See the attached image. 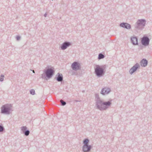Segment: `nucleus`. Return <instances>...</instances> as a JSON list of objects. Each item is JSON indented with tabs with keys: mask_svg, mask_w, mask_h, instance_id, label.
Wrapping results in <instances>:
<instances>
[{
	"mask_svg": "<svg viewBox=\"0 0 152 152\" xmlns=\"http://www.w3.org/2000/svg\"><path fill=\"white\" fill-rule=\"evenodd\" d=\"M33 72H34V70H33Z\"/></svg>",
	"mask_w": 152,
	"mask_h": 152,
	"instance_id": "obj_25",
	"label": "nucleus"
},
{
	"mask_svg": "<svg viewBox=\"0 0 152 152\" xmlns=\"http://www.w3.org/2000/svg\"><path fill=\"white\" fill-rule=\"evenodd\" d=\"M104 58V56L102 54H100L98 58L99 59H100L101 58Z\"/></svg>",
	"mask_w": 152,
	"mask_h": 152,
	"instance_id": "obj_17",
	"label": "nucleus"
},
{
	"mask_svg": "<svg viewBox=\"0 0 152 152\" xmlns=\"http://www.w3.org/2000/svg\"><path fill=\"white\" fill-rule=\"evenodd\" d=\"M58 77H57V80L58 81H61L62 80V75L61 74H58Z\"/></svg>",
	"mask_w": 152,
	"mask_h": 152,
	"instance_id": "obj_15",
	"label": "nucleus"
},
{
	"mask_svg": "<svg viewBox=\"0 0 152 152\" xmlns=\"http://www.w3.org/2000/svg\"><path fill=\"white\" fill-rule=\"evenodd\" d=\"M3 130V127L0 126V132L2 131Z\"/></svg>",
	"mask_w": 152,
	"mask_h": 152,
	"instance_id": "obj_22",
	"label": "nucleus"
},
{
	"mask_svg": "<svg viewBox=\"0 0 152 152\" xmlns=\"http://www.w3.org/2000/svg\"><path fill=\"white\" fill-rule=\"evenodd\" d=\"M60 102L63 105H64L66 104V102H64L62 100H61Z\"/></svg>",
	"mask_w": 152,
	"mask_h": 152,
	"instance_id": "obj_21",
	"label": "nucleus"
},
{
	"mask_svg": "<svg viewBox=\"0 0 152 152\" xmlns=\"http://www.w3.org/2000/svg\"><path fill=\"white\" fill-rule=\"evenodd\" d=\"M131 41L134 45H136L137 44V39L135 37H132L131 38Z\"/></svg>",
	"mask_w": 152,
	"mask_h": 152,
	"instance_id": "obj_12",
	"label": "nucleus"
},
{
	"mask_svg": "<svg viewBox=\"0 0 152 152\" xmlns=\"http://www.w3.org/2000/svg\"><path fill=\"white\" fill-rule=\"evenodd\" d=\"M54 72L53 69L50 68L47 69L46 72L47 76L49 78L51 77L53 74Z\"/></svg>",
	"mask_w": 152,
	"mask_h": 152,
	"instance_id": "obj_4",
	"label": "nucleus"
},
{
	"mask_svg": "<svg viewBox=\"0 0 152 152\" xmlns=\"http://www.w3.org/2000/svg\"><path fill=\"white\" fill-rule=\"evenodd\" d=\"M29 133V131H27L25 132V134L27 136V135H28Z\"/></svg>",
	"mask_w": 152,
	"mask_h": 152,
	"instance_id": "obj_20",
	"label": "nucleus"
},
{
	"mask_svg": "<svg viewBox=\"0 0 152 152\" xmlns=\"http://www.w3.org/2000/svg\"><path fill=\"white\" fill-rule=\"evenodd\" d=\"M72 67L74 70L79 69V64L75 62L72 64Z\"/></svg>",
	"mask_w": 152,
	"mask_h": 152,
	"instance_id": "obj_6",
	"label": "nucleus"
},
{
	"mask_svg": "<svg viewBox=\"0 0 152 152\" xmlns=\"http://www.w3.org/2000/svg\"><path fill=\"white\" fill-rule=\"evenodd\" d=\"M120 26L121 27H125L127 29H129L131 28V26L129 24L127 23H122L120 24Z\"/></svg>",
	"mask_w": 152,
	"mask_h": 152,
	"instance_id": "obj_10",
	"label": "nucleus"
},
{
	"mask_svg": "<svg viewBox=\"0 0 152 152\" xmlns=\"http://www.w3.org/2000/svg\"><path fill=\"white\" fill-rule=\"evenodd\" d=\"M26 127H23L22 128V130L24 131L26 130Z\"/></svg>",
	"mask_w": 152,
	"mask_h": 152,
	"instance_id": "obj_23",
	"label": "nucleus"
},
{
	"mask_svg": "<svg viewBox=\"0 0 152 152\" xmlns=\"http://www.w3.org/2000/svg\"><path fill=\"white\" fill-rule=\"evenodd\" d=\"M10 106L6 105L3 106L1 108V113H8L10 109Z\"/></svg>",
	"mask_w": 152,
	"mask_h": 152,
	"instance_id": "obj_3",
	"label": "nucleus"
},
{
	"mask_svg": "<svg viewBox=\"0 0 152 152\" xmlns=\"http://www.w3.org/2000/svg\"><path fill=\"white\" fill-rule=\"evenodd\" d=\"M89 142L88 140V139H86L83 142V143L84 145H88L87 144Z\"/></svg>",
	"mask_w": 152,
	"mask_h": 152,
	"instance_id": "obj_16",
	"label": "nucleus"
},
{
	"mask_svg": "<svg viewBox=\"0 0 152 152\" xmlns=\"http://www.w3.org/2000/svg\"><path fill=\"white\" fill-rule=\"evenodd\" d=\"M16 38H17V39L18 40H19L20 39V37L19 36L17 37Z\"/></svg>",
	"mask_w": 152,
	"mask_h": 152,
	"instance_id": "obj_24",
	"label": "nucleus"
},
{
	"mask_svg": "<svg viewBox=\"0 0 152 152\" xmlns=\"http://www.w3.org/2000/svg\"><path fill=\"white\" fill-rule=\"evenodd\" d=\"M90 146L88 145H84L83 147V150L84 152H87L90 149Z\"/></svg>",
	"mask_w": 152,
	"mask_h": 152,
	"instance_id": "obj_11",
	"label": "nucleus"
},
{
	"mask_svg": "<svg viewBox=\"0 0 152 152\" xmlns=\"http://www.w3.org/2000/svg\"><path fill=\"white\" fill-rule=\"evenodd\" d=\"M149 42L148 38L147 37H143L142 40V43L144 45H148Z\"/></svg>",
	"mask_w": 152,
	"mask_h": 152,
	"instance_id": "obj_5",
	"label": "nucleus"
},
{
	"mask_svg": "<svg viewBox=\"0 0 152 152\" xmlns=\"http://www.w3.org/2000/svg\"><path fill=\"white\" fill-rule=\"evenodd\" d=\"M147 63L146 60L143 59L141 61V65L142 66H145L147 65Z\"/></svg>",
	"mask_w": 152,
	"mask_h": 152,
	"instance_id": "obj_14",
	"label": "nucleus"
},
{
	"mask_svg": "<svg viewBox=\"0 0 152 152\" xmlns=\"http://www.w3.org/2000/svg\"><path fill=\"white\" fill-rule=\"evenodd\" d=\"M137 24L139 26H144L145 24V21L144 20H139L137 22Z\"/></svg>",
	"mask_w": 152,
	"mask_h": 152,
	"instance_id": "obj_7",
	"label": "nucleus"
},
{
	"mask_svg": "<svg viewBox=\"0 0 152 152\" xmlns=\"http://www.w3.org/2000/svg\"><path fill=\"white\" fill-rule=\"evenodd\" d=\"M4 75H2L0 77V80L1 81H2L4 80Z\"/></svg>",
	"mask_w": 152,
	"mask_h": 152,
	"instance_id": "obj_19",
	"label": "nucleus"
},
{
	"mask_svg": "<svg viewBox=\"0 0 152 152\" xmlns=\"http://www.w3.org/2000/svg\"><path fill=\"white\" fill-rule=\"evenodd\" d=\"M30 92L31 94L34 95L35 94L34 90L33 89H32L30 91Z\"/></svg>",
	"mask_w": 152,
	"mask_h": 152,
	"instance_id": "obj_18",
	"label": "nucleus"
},
{
	"mask_svg": "<svg viewBox=\"0 0 152 152\" xmlns=\"http://www.w3.org/2000/svg\"><path fill=\"white\" fill-rule=\"evenodd\" d=\"M139 65H138L136 64L130 70L129 72L132 74L136 70L137 68Z\"/></svg>",
	"mask_w": 152,
	"mask_h": 152,
	"instance_id": "obj_9",
	"label": "nucleus"
},
{
	"mask_svg": "<svg viewBox=\"0 0 152 152\" xmlns=\"http://www.w3.org/2000/svg\"><path fill=\"white\" fill-rule=\"evenodd\" d=\"M70 45V44L69 42L65 43L61 46V48L63 50L65 49L68 46Z\"/></svg>",
	"mask_w": 152,
	"mask_h": 152,
	"instance_id": "obj_13",
	"label": "nucleus"
},
{
	"mask_svg": "<svg viewBox=\"0 0 152 152\" xmlns=\"http://www.w3.org/2000/svg\"><path fill=\"white\" fill-rule=\"evenodd\" d=\"M110 91L109 89L105 88L102 90L101 93L103 95H105L108 94Z\"/></svg>",
	"mask_w": 152,
	"mask_h": 152,
	"instance_id": "obj_8",
	"label": "nucleus"
},
{
	"mask_svg": "<svg viewBox=\"0 0 152 152\" xmlns=\"http://www.w3.org/2000/svg\"><path fill=\"white\" fill-rule=\"evenodd\" d=\"M95 69V72L97 76H100L103 74V69L99 66H96Z\"/></svg>",
	"mask_w": 152,
	"mask_h": 152,
	"instance_id": "obj_2",
	"label": "nucleus"
},
{
	"mask_svg": "<svg viewBox=\"0 0 152 152\" xmlns=\"http://www.w3.org/2000/svg\"><path fill=\"white\" fill-rule=\"evenodd\" d=\"M111 103L109 102H105L104 103H98V107L100 110L105 109L108 106H109Z\"/></svg>",
	"mask_w": 152,
	"mask_h": 152,
	"instance_id": "obj_1",
	"label": "nucleus"
}]
</instances>
